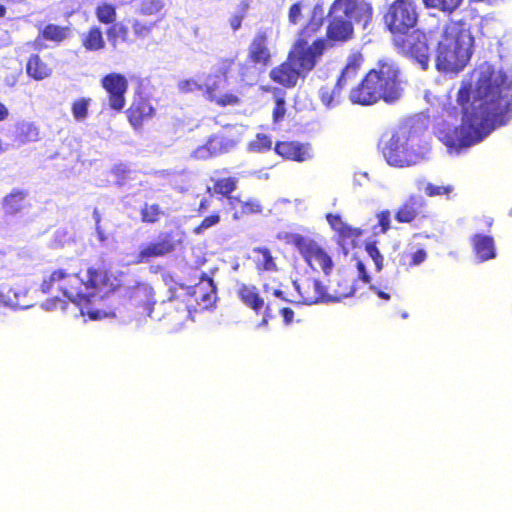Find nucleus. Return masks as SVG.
Here are the masks:
<instances>
[{"mask_svg":"<svg viewBox=\"0 0 512 512\" xmlns=\"http://www.w3.org/2000/svg\"><path fill=\"white\" fill-rule=\"evenodd\" d=\"M382 154L390 166L403 168L418 164L423 155L415 148L411 133L407 130L394 132L382 148Z\"/></svg>","mask_w":512,"mask_h":512,"instance_id":"obj_8","label":"nucleus"},{"mask_svg":"<svg viewBox=\"0 0 512 512\" xmlns=\"http://www.w3.org/2000/svg\"><path fill=\"white\" fill-rule=\"evenodd\" d=\"M302 9L303 4L301 2H296L292 4L288 11V21L292 25H296L302 19Z\"/></svg>","mask_w":512,"mask_h":512,"instance_id":"obj_53","label":"nucleus"},{"mask_svg":"<svg viewBox=\"0 0 512 512\" xmlns=\"http://www.w3.org/2000/svg\"><path fill=\"white\" fill-rule=\"evenodd\" d=\"M236 295L245 307L252 310L256 315H262L264 323L273 317L271 302L264 300L257 286L240 283L237 286Z\"/></svg>","mask_w":512,"mask_h":512,"instance_id":"obj_17","label":"nucleus"},{"mask_svg":"<svg viewBox=\"0 0 512 512\" xmlns=\"http://www.w3.org/2000/svg\"><path fill=\"white\" fill-rule=\"evenodd\" d=\"M106 35L110 43L115 46L120 40L121 42H127L129 40L128 27L124 24H112L106 30Z\"/></svg>","mask_w":512,"mask_h":512,"instance_id":"obj_41","label":"nucleus"},{"mask_svg":"<svg viewBox=\"0 0 512 512\" xmlns=\"http://www.w3.org/2000/svg\"><path fill=\"white\" fill-rule=\"evenodd\" d=\"M427 259V251L424 248L417 249L415 252L410 254V260L408 262L409 267H414L422 264Z\"/></svg>","mask_w":512,"mask_h":512,"instance_id":"obj_54","label":"nucleus"},{"mask_svg":"<svg viewBox=\"0 0 512 512\" xmlns=\"http://www.w3.org/2000/svg\"><path fill=\"white\" fill-rule=\"evenodd\" d=\"M294 285L300 297L296 302L306 305L318 302H337L353 294L350 285H346L343 290L328 293L326 287L319 280L312 278L304 279L299 283L295 281Z\"/></svg>","mask_w":512,"mask_h":512,"instance_id":"obj_13","label":"nucleus"},{"mask_svg":"<svg viewBox=\"0 0 512 512\" xmlns=\"http://www.w3.org/2000/svg\"><path fill=\"white\" fill-rule=\"evenodd\" d=\"M425 200L415 194H411L394 213V219L400 224H411L422 214Z\"/></svg>","mask_w":512,"mask_h":512,"instance_id":"obj_22","label":"nucleus"},{"mask_svg":"<svg viewBox=\"0 0 512 512\" xmlns=\"http://www.w3.org/2000/svg\"><path fill=\"white\" fill-rule=\"evenodd\" d=\"M40 139V131L38 126L29 121H18L14 125L12 140L18 146L27 143L36 142Z\"/></svg>","mask_w":512,"mask_h":512,"instance_id":"obj_27","label":"nucleus"},{"mask_svg":"<svg viewBox=\"0 0 512 512\" xmlns=\"http://www.w3.org/2000/svg\"><path fill=\"white\" fill-rule=\"evenodd\" d=\"M371 289L377 294V296L381 299H384V300H389L391 297H390V294L387 293V292H384L382 290H380L379 288L377 287H371Z\"/></svg>","mask_w":512,"mask_h":512,"instance_id":"obj_60","label":"nucleus"},{"mask_svg":"<svg viewBox=\"0 0 512 512\" xmlns=\"http://www.w3.org/2000/svg\"><path fill=\"white\" fill-rule=\"evenodd\" d=\"M392 42L401 55L417 62L423 70L428 68L431 48L429 38L424 31L415 29L407 35L392 38Z\"/></svg>","mask_w":512,"mask_h":512,"instance_id":"obj_11","label":"nucleus"},{"mask_svg":"<svg viewBox=\"0 0 512 512\" xmlns=\"http://www.w3.org/2000/svg\"><path fill=\"white\" fill-rule=\"evenodd\" d=\"M187 296L188 294L183 293L172 295L160 303L159 309L163 312V317L171 324H182L197 311L196 306L189 303Z\"/></svg>","mask_w":512,"mask_h":512,"instance_id":"obj_15","label":"nucleus"},{"mask_svg":"<svg viewBox=\"0 0 512 512\" xmlns=\"http://www.w3.org/2000/svg\"><path fill=\"white\" fill-rule=\"evenodd\" d=\"M178 90L187 94L195 91H203L204 86L195 79H184L178 82Z\"/></svg>","mask_w":512,"mask_h":512,"instance_id":"obj_49","label":"nucleus"},{"mask_svg":"<svg viewBox=\"0 0 512 512\" xmlns=\"http://www.w3.org/2000/svg\"><path fill=\"white\" fill-rule=\"evenodd\" d=\"M454 187L452 185H435L433 183H428L425 186V194L429 197L436 196H449L452 193Z\"/></svg>","mask_w":512,"mask_h":512,"instance_id":"obj_46","label":"nucleus"},{"mask_svg":"<svg viewBox=\"0 0 512 512\" xmlns=\"http://www.w3.org/2000/svg\"><path fill=\"white\" fill-rule=\"evenodd\" d=\"M82 47L89 52L103 50L106 46L102 29L99 26H91L85 33L81 35Z\"/></svg>","mask_w":512,"mask_h":512,"instance_id":"obj_30","label":"nucleus"},{"mask_svg":"<svg viewBox=\"0 0 512 512\" xmlns=\"http://www.w3.org/2000/svg\"><path fill=\"white\" fill-rule=\"evenodd\" d=\"M286 113L285 100L278 97L275 100V106L272 112L273 123H279L283 120Z\"/></svg>","mask_w":512,"mask_h":512,"instance_id":"obj_52","label":"nucleus"},{"mask_svg":"<svg viewBox=\"0 0 512 512\" xmlns=\"http://www.w3.org/2000/svg\"><path fill=\"white\" fill-rule=\"evenodd\" d=\"M319 60L292 46L285 61L272 68L270 79L278 85L291 89L299 79L306 76L316 67Z\"/></svg>","mask_w":512,"mask_h":512,"instance_id":"obj_6","label":"nucleus"},{"mask_svg":"<svg viewBox=\"0 0 512 512\" xmlns=\"http://www.w3.org/2000/svg\"><path fill=\"white\" fill-rule=\"evenodd\" d=\"M137 13L143 17H154L155 21H162L166 17L165 0H140Z\"/></svg>","mask_w":512,"mask_h":512,"instance_id":"obj_31","label":"nucleus"},{"mask_svg":"<svg viewBox=\"0 0 512 512\" xmlns=\"http://www.w3.org/2000/svg\"><path fill=\"white\" fill-rule=\"evenodd\" d=\"M157 23L158 21L155 20L152 22H144L140 19H133L131 27L135 38L140 40L147 39Z\"/></svg>","mask_w":512,"mask_h":512,"instance_id":"obj_42","label":"nucleus"},{"mask_svg":"<svg viewBox=\"0 0 512 512\" xmlns=\"http://www.w3.org/2000/svg\"><path fill=\"white\" fill-rule=\"evenodd\" d=\"M9 117V110L5 104L0 101V122L7 120Z\"/></svg>","mask_w":512,"mask_h":512,"instance_id":"obj_59","label":"nucleus"},{"mask_svg":"<svg viewBox=\"0 0 512 512\" xmlns=\"http://www.w3.org/2000/svg\"><path fill=\"white\" fill-rule=\"evenodd\" d=\"M356 267H357V270L359 272V278L363 282L369 283L371 278H370L369 274L366 271L365 264L363 263V261L358 259L357 262H356Z\"/></svg>","mask_w":512,"mask_h":512,"instance_id":"obj_56","label":"nucleus"},{"mask_svg":"<svg viewBox=\"0 0 512 512\" xmlns=\"http://www.w3.org/2000/svg\"><path fill=\"white\" fill-rule=\"evenodd\" d=\"M223 82L215 77L212 82L206 83L203 88V95L209 102L216 104L219 107L237 106L241 103V99L234 91L224 92Z\"/></svg>","mask_w":512,"mask_h":512,"instance_id":"obj_20","label":"nucleus"},{"mask_svg":"<svg viewBox=\"0 0 512 512\" xmlns=\"http://www.w3.org/2000/svg\"><path fill=\"white\" fill-rule=\"evenodd\" d=\"M324 20L325 13L322 4H315L308 21L298 32L293 47L319 60L326 50V41L322 37L313 40L311 44L309 41L321 30Z\"/></svg>","mask_w":512,"mask_h":512,"instance_id":"obj_9","label":"nucleus"},{"mask_svg":"<svg viewBox=\"0 0 512 512\" xmlns=\"http://www.w3.org/2000/svg\"><path fill=\"white\" fill-rule=\"evenodd\" d=\"M6 13H7V8L5 7V5L0 3V18L5 17Z\"/></svg>","mask_w":512,"mask_h":512,"instance_id":"obj_64","label":"nucleus"},{"mask_svg":"<svg viewBox=\"0 0 512 512\" xmlns=\"http://www.w3.org/2000/svg\"><path fill=\"white\" fill-rule=\"evenodd\" d=\"M130 305L138 309L141 315L152 316L153 313V290L150 286L138 283L128 289L127 292Z\"/></svg>","mask_w":512,"mask_h":512,"instance_id":"obj_21","label":"nucleus"},{"mask_svg":"<svg viewBox=\"0 0 512 512\" xmlns=\"http://www.w3.org/2000/svg\"><path fill=\"white\" fill-rule=\"evenodd\" d=\"M400 70L391 61H379L375 68L370 69L348 93L352 104L372 106L383 100L394 103L402 96Z\"/></svg>","mask_w":512,"mask_h":512,"instance_id":"obj_3","label":"nucleus"},{"mask_svg":"<svg viewBox=\"0 0 512 512\" xmlns=\"http://www.w3.org/2000/svg\"><path fill=\"white\" fill-rule=\"evenodd\" d=\"M183 231H161L154 241L142 245L135 256L134 263H148L152 259L174 253L183 245Z\"/></svg>","mask_w":512,"mask_h":512,"instance_id":"obj_12","label":"nucleus"},{"mask_svg":"<svg viewBox=\"0 0 512 512\" xmlns=\"http://www.w3.org/2000/svg\"><path fill=\"white\" fill-rule=\"evenodd\" d=\"M253 253L255 254L254 263L257 271L265 272L277 270V265L270 249L267 247H255L253 248Z\"/></svg>","mask_w":512,"mask_h":512,"instance_id":"obj_36","label":"nucleus"},{"mask_svg":"<svg viewBox=\"0 0 512 512\" xmlns=\"http://www.w3.org/2000/svg\"><path fill=\"white\" fill-rule=\"evenodd\" d=\"M101 87L107 93L108 105L115 112H121L126 104V93L129 83L127 78L117 72L104 75L101 80Z\"/></svg>","mask_w":512,"mask_h":512,"instance_id":"obj_14","label":"nucleus"},{"mask_svg":"<svg viewBox=\"0 0 512 512\" xmlns=\"http://www.w3.org/2000/svg\"><path fill=\"white\" fill-rule=\"evenodd\" d=\"M272 294L283 302H294L293 300L289 299L286 293L281 289H273Z\"/></svg>","mask_w":512,"mask_h":512,"instance_id":"obj_58","label":"nucleus"},{"mask_svg":"<svg viewBox=\"0 0 512 512\" xmlns=\"http://www.w3.org/2000/svg\"><path fill=\"white\" fill-rule=\"evenodd\" d=\"M285 239L286 243L299 251L312 269H321L326 275L331 273L334 266L332 258L314 239L299 233L287 234Z\"/></svg>","mask_w":512,"mask_h":512,"instance_id":"obj_10","label":"nucleus"},{"mask_svg":"<svg viewBox=\"0 0 512 512\" xmlns=\"http://www.w3.org/2000/svg\"><path fill=\"white\" fill-rule=\"evenodd\" d=\"M74 262L70 259L66 266L59 267L44 277L40 291L44 294L61 293L81 306L91 303L94 298H103L118 288L117 278L105 266L93 265L83 273L82 270H76Z\"/></svg>","mask_w":512,"mask_h":512,"instance_id":"obj_2","label":"nucleus"},{"mask_svg":"<svg viewBox=\"0 0 512 512\" xmlns=\"http://www.w3.org/2000/svg\"><path fill=\"white\" fill-rule=\"evenodd\" d=\"M377 225L374 226L375 233L385 234L391 228V212L388 209L382 210L376 214Z\"/></svg>","mask_w":512,"mask_h":512,"instance_id":"obj_45","label":"nucleus"},{"mask_svg":"<svg viewBox=\"0 0 512 512\" xmlns=\"http://www.w3.org/2000/svg\"><path fill=\"white\" fill-rule=\"evenodd\" d=\"M139 215L141 223L154 225L165 216V211L159 203L144 202L139 209Z\"/></svg>","mask_w":512,"mask_h":512,"instance_id":"obj_35","label":"nucleus"},{"mask_svg":"<svg viewBox=\"0 0 512 512\" xmlns=\"http://www.w3.org/2000/svg\"><path fill=\"white\" fill-rule=\"evenodd\" d=\"M236 144L237 142L233 138L225 134H213L203 145L193 151L192 156L197 160H207L229 152Z\"/></svg>","mask_w":512,"mask_h":512,"instance_id":"obj_18","label":"nucleus"},{"mask_svg":"<svg viewBox=\"0 0 512 512\" xmlns=\"http://www.w3.org/2000/svg\"><path fill=\"white\" fill-rule=\"evenodd\" d=\"M95 15L100 23L105 25H112L114 24L117 18L116 7L111 3H100L95 8Z\"/></svg>","mask_w":512,"mask_h":512,"instance_id":"obj_38","label":"nucleus"},{"mask_svg":"<svg viewBox=\"0 0 512 512\" xmlns=\"http://www.w3.org/2000/svg\"><path fill=\"white\" fill-rule=\"evenodd\" d=\"M420 12L416 0H393L384 13L383 22L392 38H397L415 30Z\"/></svg>","mask_w":512,"mask_h":512,"instance_id":"obj_7","label":"nucleus"},{"mask_svg":"<svg viewBox=\"0 0 512 512\" xmlns=\"http://www.w3.org/2000/svg\"><path fill=\"white\" fill-rule=\"evenodd\" d=\"M273 147L271 137L264 133H257L254 140L248 144V150L255 153H265Z\"/></svg>","mask_w":512,"mask_h":512,"instance_id":"obj_40","label":"nucleus"},{"mask_svg":"<svg viewBox=\"0 0 512 512\" xmlns=\"http://www.w3.org/2000/svg\"><path fill=\"white\" fill-rule=\"evenodd\" d=\"M326 219L341 240L356 239L362 235L360 228L350 226L342 220L339 214L328 213Z\"/></svg>","mask_w":512,"mask_h":512,"instance_id":"obj_28","label":"nucleus"},{"mask_svg":"<svg viewBox=\"0 0 512 512\" xmlns=\"http://www.w3.org/2000/svg\"><path fill=\"white\" fill-rule=\"evenodd\" d=\"M262 212V205L259 201L255 199H249L247 201L241 202L240 206V215L248 216L253 214H259Z\"/></svg>","mask_w":512,"mask_h":512,"instance_id":"obj_47","label":"nucleus"},{"mask_svg":"<svg viewBox=\"0 0 512 512\" xmlns=\"http://www.w3.org/2000/svg\"><path fill=\"white\" fill-rule=\"evenodd\" d=\"M280 314L283 318V322L286 325H289L293 322L294 319V311L289 307H283L280 309Z\"/></svg>","mask_w":512,"mask_h":512,"instance_id":"obj_57","label":"nucleus"},{"mask_svg":"<svg viewBox=\"0 0 512 512\" xmlns=\"http://www.w3.org/2000/svg\"><path fill=\"white\" fill-rule=\"evenodd\" d=\"M27 191L14 189L2 200L4 212L8 215L19 213L24 207V201L27 197Z\"/></svg>","mask_w":512,"mask_h":512,"instance_id":"obj_33","label":"nucleus"},{"mask_svg":"<svg viewBox=\"0 0 512 512\" xmlns=\"http://www.w3.org/2000/svg\"><path fill=\"white\" fill-rule=\"evenodd\" d=\"M183 294H188L187 300L193 303L197 310L212 308L217 300V288L212 277L202 274L199 281L189 287Z\"/></svg>","mask_w":512,"mask_h":512,"instance_id":"obj_16","label":"nucleus"},{"mask_svg":"<svg viewBox=\"0 0 512 512\" xmlns=\"http://www.w3.org/2000/svg\"><path fill=\"white\" fill-rule=\"evenodd\" d=\"M17 295L12 288L4 287L0 290V306L14 307L18 305Z\"/></svg>","mask_w":512,"mask_h":512,"instance_id":"obj_51","label":"nucleus"},{"mask_svg":"<svg viewBox=\"0 0 512 512\" xmlns=\"http://www.w3.org/2000/svg\"><path fill=\"white\" fill-rule=\"evenodd\" d=\"M363 63L364 56L360 51L351 52L337 78L339 84H343L346 87L351 85L356 80Z\"/></svg>","mask_w":512,"mask_h":512,"instance_id":"obj_25","label":"nucleus"},{"mask_svg":"<svg viewBox=\"0 0 512 512\" xmlns=\"http://www.w3.org/2000/svg\"><path fill=\"white\" fill-rule=\"evenodd\" d=\"M249 9V3L247 1H242L237 8V11L230 16L228 23L231 29L236 32L242 27V22L247 16V12Z\"/></svg>","mask_w":512,"mask_h":512,"instance_id":"obj_43","label":"nucleus"},{"mask_svg":"<svg viewBox=\"0 0 512 512\" xmlns=\"http://www.w3.org/2000/svg\"><path fill=\"white\" fill-rule=\"evenodd\" d=\"M347 88L339 84V80L333 86H323L319 89V99L327 108H333L342 101V91Z\"/></svg>","mask_w":512,"mask_h":512,"instance_id":"obj_32","label":"nucleus"},{"mask_svg":"<svg viewBox=\"0 0 512 512\" xmlns=\"http://www.w3.org/2000/svg\"><path fill=\"white\" fill-rule=\"evenodd\" d=\"M346 285H350V286L352 287V289L354 290V287H353V285L351 284V282H350V281H348V280H344V281H343V283H341V282H339V283H338V288H335V289L333 290V292H334L335 290H343V289L345 288V286H346Z\"/></svg>","mask_w":512,"mask_h":512,"instance_id":"obj_63","label":"nucleus"},{"mask_svg":"<svg viewBox=\"0 0 512 512\" xmlns=\"http://www.w3.org/2000/svg\"><path fill=\"white\" fill-rule=\"evenodd\" d=\"M125 113L130 125L139 130L146 120L152 118L154 108L147 98L140 96L132 101Z\"/></svg>","mask_w":512,"mask_h":512,"instance_id":"obj_23","label":"nucleus"},{"mask_svg":"<svg viewBox=\"0 0 512 512\" xmlns=\"http://www.w3.org/2000/svg\"><path fill=\"white\" fill-rule=\"evenodd\" d=\"M248 60L254 65L266 67L271 62L268 36L265 31H258L248 47Z\"/></svg>","mask_w":512,"mask_h":512,"instance_id":"obj_24","label":"nucleus"},{"mask_svg":"<svg viewBox=\"0 0 512 512\" xmlns=\"http://www.w3.org/2000/svg\"><path fill=\"white\" fill-rule=\"evenodd\" d=\"M93 218L95 220L96 229L100 233L99 229H100L101 215H100V213H99L97 208H95L93 210Z\"/></svg>","mask_w":512,"mask_h":512,"instance_id":"obj_61","label":"nucleus"},{"mask_svg":"<svg viewBox=\"0 0 512 512\" xmlns=\"http://www.w3.org/2000/svg\"><path fill=\"white\" fill-rule=\"evenodd\" d=\"M373 15L372 4L364 0H334L327 14L326 49L354 38L353 21L367 24Z\"/></svg>","mask_w":512,"mask_h":512,"instance_id":"obj_5","label":"nucleus"},{"mask_svg":"<svg viewBox=\"0 0 512 512\" xmlns=\"http://www.w3.org/2000/svg\"><path fill=\"white\" fill-rule=\"evenodd\" d=\"M208 206H209V201L208 199L206 198H203L200 203H199V207H198V211L201 213V212H204L205 210L208 209Z\"/></svg>","mask_w":512,"mask_h":512,"instance_id":"obj_62","label":"nucleus"},{"mask_svg":"<svg viewBox=\"0 0 512 512\" xmlns=\"http://www.w3.org/2000/svg\"><path fill=\"white\" fill-rule=\"evenodd\" d=\"M365 250L368 253V255L372 258V260L374 261L376 270L377 271L382 270L384 258L382 256V254L380 253L379 249L377 248L376 243L375 242L366 243Z\"/></svg>","mask_w":512,"mask_h":512,"instance_id":"obj_48","label":"nucleus"},{"mask_svg":"<svg viewBox=\"0 0 512 512\" xmlns=\"http://www.w3.org/2000/svg\"><path fill=\"white\" fill-rule=\"evenodd\" d=\"M474 38L464 21H448L435 50V67L445 74H457L470 61Z\"/></svg>","mask_w":512,"mask_h":512,"instance_id":"obj_4","label":"nucleus"},{"mask_svg":"<svg viewBox=\"0 0 512 512\" xmlns=\"http://www.w3.org/2000/svg\"><path fill=\"white\" fill-rule=\"evenodd\" d=\"M235 65V58H224L220 61V72L224 76L227 77L229 72L232 70Z\"/></svg>","mask_w":512,"mask_h":512,"instance_id":"obj_55","label":"nucleus"},{"mask_svg":"<svg viewBox=\"0 0 512 512\" xmlns=\"http://www.w3.org/2000/svg\"><path fill=\"white\" fill-rule=\"evenodd\" d=\"M470 241L473 252L479 261L484 262L496 257L495 242L492 236L475 234Z\"/></svg>","mask_w":512,"mask_h":512,"instance_id":"obj_26","label":"nucleus"},{"mask_svg":"<svg viewBox=\"0 0 512 512\" xmlns=\"http://www.w3.org/2000/svg\"><path fill=\"white\" fill-rule=\"evenodd\" d=\"M70 34V27L49 23L45 25L42 30H40L38 37L42 40L59 44L66 40Z\"/></svg>","mask_w":512,"mask_h":512,"instance_id":"obj_34","label":"nucleus"},{"mask_svg":"<svg viewBox=\"0 0 512 512\" xmlns=\"http://www.w3.org/2000/svg\"><path fill=\"white\" fill-rule=\"evenodd\" d=\"M26 73L30 78L41 81L51 76L52 69L39 54H32L26 63Z\"/></svg>","mask_w":512,"mask_h":512,"instance_id":"obj_29","label":"nucleus"},{"mask_svg":"<svg viewBox=\"0 0 512 512\" xmlns=\"http://www.w3.org/2000/svg\"><path fill=\"white\" fill-rule=\"evenodd\" d=\"M463 0H422L427 9H436L445 13H452L462 4Z\"/></svg>","mask_w":512,"mask_h":512,"instance_id":"obj_39","label":"nucleus"},{"mask_svg":"<svg viewBox=\"0 0 512 512\" xmlns=\"http://www.w3.org/2000/svg\"><path fill=\"white\" fill-rule=\"evenodd\" d=\"M274 152L287 161L305 162L313 157L309 143H301L295 140L277 141L273 147Z\"/></svg>","mask_w":512,"mask_h":512,"instance_id":"obj_19","label":"nucleus"},{"mask_svg":"<svg viewBox=\"0 0 512 512\" xmlns=\"http://www.w3.org/2000/svg\"><path fill=\"white\" fill-rule=\"evenodd\" d=\"M212 190L216 195L231 199V194L238 187V179L234 176L212 179Z\"/></svg>","mask_w":512,"mask_h":512,"instance_id":"obj_37","label":"nucleus"},{"mask_svg":"<svg viewBox=\"0 0 512 512\" xmlns=\"http://www.w3.org/2000/svg\"><path fill=\"white\" fill-rule=\"evenodd\" d=\"M91 103L90 98L76 99L71 105L72 115L77 121H83L88 116V107Z\"/></svg>","mask_w":512,"mask_h":512,"instance_id":"obj_44","label":"nucleus"},{"mask_svg":"<svg viewBox=\"0 0 512 512\" xmlns=\"http://www.w3.org/2000/svg\"><path fill=\"white\" fill-rule=\"evenodd\" d=\"M220 222V216L218 213H213L211 215L206 216L199 225L194 227L193 232L195 234H201L205 230L209 229L210 227L218 224Z\"/></svg>","mask_w":512,"mask_h":512,"instance_id":"obj_50","label":"nucleus"},{"mask_svg":"<svg viewBox=\"0 0 512 512\" xmlns=\"http://www.w3.org/2000/svg\"><path fill=\"white\" fill-rule=\"evenodd\" d=\"M462 111L459 126L438 123L435 134L450 150L480 142L495 125H503L512 114V81L501 70L482 68L475 85L462 81L456 95Z\"/></svg>","mask_w":512,"mask_h":512,"instance_id":"obj_1","label":"nucleus"}]
</instances>
